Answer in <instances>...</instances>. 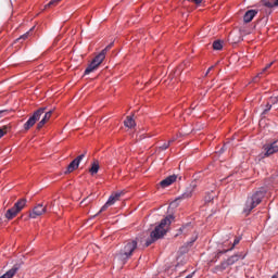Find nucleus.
<instances>
[{
	"label": "nucleus",
	"instance_id": "nucleus-13",
	"mask_svg": "<svg viewBox=\"0 0 278 278\" xmlns=\"http://www.w3.org/2000/svg\"><path fill=\"white\" fill-rule=\"evenodd\" d=\"M47 212V206L42 204H38L33 208V212L29 214L30 218H38V216H42Z\"/></svg>",
	"mask_w": 278,
	"mask_h": 278
},
{
	"label": "nucleus",
	"instance_id": "nucleus-25",
	"mask_svg": "<svg viewBox=\"0 0 278 278\" xmlns=\"http://www.w3.org/2000/svg\"><path fill=\"white\" fill-rule=\"evenodd\" d=\"M190 225H192V223H187V224L182 225V226L178 229L177 236H179V233H184V229L190 227Z\"/></svg>",
	"mask_w": 278,
	"mask_h": 278
},
{
	"label": "nucleus",
	"instance_id": "nucleus-7",
	"mask_svg": "<svg viewBox=\"0 0 278 278\" xmlns=\"http://www.w3.org/2000/svg\"><path fill=\"white\" fill-rule=\"evenodd\" d=\"M27 205V199H20L11 208H9L5 213V218L8 220H12L15 216Z\"/></svg>",
	"mask_w": 278,
	"mask_h": 278
},
{
	"label": "nucleus",
	"instance_id": "nucleus-17",
	"mask_svg": "<svg viewBox=\"0 0 278 278\" xmlns=\"http://www.w3.org/2000/svg\"><path fill=\"white\" fill-rule=\"evenodd\" d=\"M52 114L53 111L46 112L41 121L37 124V129H42L45 125H47V122L51 118Z\"/></svg>",
	"mask_w": 278,
	"mask_h": 278
},
{
	"label": "nucleus",
	"instance_id": "nucleus-3",
	"mask_svg": "<svg viewBox=\"0 0 278 278\" xmlns=\"http://www.w3.org/2000/svg\"><path fill=\"white\" fill-rule=\"evenodd\" d=\"M264 197H266V189L264 188H261L260 190L255 191L251 197H248L243 208V214H245V216H249L251 212H253V210H255V207H257L260 203H262Z\"/></svg>",
	"mask_w": 278,
	"mask_h": 278
},
{
	"label": "nucleus",
	"instance_id": "nucleus-10",
	"mask_svg": "<svg viewBox=\"0 0 278 278\" xmlns=\"http://www.w3.org/2000/svg\"><path fill=\"white\" fill-rule=\"evenodd\" d=\"M263 149L265 152L262 157H270V155H275V153H278L277 140L273 141L271 143L265 144Z\"/></svg>",
	"mask_w": 278,
	"mask_h": 278
},
{
	"label": "nucleus",
	"instance_id": "nucleus-5",
	"mask_svg": "<svg viewBox=\"0 0 278 278\" xmlns=\"http://www.w3.org/2000/svg\"><path fill=\"white\" fill-rule=\"evenodd\" d=\"M261 5H263L262 11L264 12L261 22L263 25H266L268 23V16L273 14V9L278 8V0H261Z\"/></svg>",
	"mask_w": 278,
	"mask_h": 278
},
{
	"label": "nucleus",
	"instance_id": "nucleus-34",
	"mask_svg": "<svg viewBox=\"0 0 278 278\" xmlns=\"http://www.w3.org/2000/svg\"><path fill=\"white\" fill-rule=\"evenodd\" d=\"M191 3H195V5H201V3H203V0H187Z\"/></svg>",
	"mask_w": 278,
	"mask_h": 278
},
{
	"label": "nucleus",
	"instance_id": "nucleus-14",
	"mask_svg": "<svg viewBox=\"0 0 278 278\" xmlns=\"http://www.w3.org/2000/svg\"><path fill=\"white\" fill-rule=\"evenodd\" d=\"M245 257H247V253L238 252V253L233 254L232 256L228 257L226 261H228V264L230 266H233V264H236V262H240V260H244Z\"/></svg>",
	"mask_w": 278,
	"mask_h": 278
},
{
	"label": "nucleus",
	"instance_id": "nucleus-12",
	"mask_svg": "<svg viewBox=\"0 0 278 278\" xmlns=\"http://www.w3.org/2000/svg\"><path fill=\"white\" fill-rule=\"evenodd\" d=\"M241 240H242V236L236 237L230 248L217 251L216 257L218 258L220 257V255H225V253H229V251H233V249H236V245L240 244Z\"/></svg>",
	"mask_w": 278,
	"mask_h": 278
},
{
	"label": "nucleus",
	"instance_id": "nucleus-22",
	"mask_svg": "<svg viewBox=\"0 0 278 278\" xmlns=\"http://www.w3.org/2000/svg\"><path fill=\"white\" fill-rule=\"evenodd\" d=\"M273 64H275V62H270L269 64H267L261 73H258L256 75V77L254 78V81H257V78L262 77V75H264V73H266V71H268V68H270V66H273Z\"/></svg>",
	"mask_w": 278,
	"mask_h": 278
},
{
	"label": "nucleus",
	"instance_id": "nucleus-20",
	"mask_svg": "<svg viewBox=\"0 0 278 278\" xmlns=\"http://www.w3.org/2000/svg\"><path fill=\"white\" fill-rule=\"evenodd\" d=\"M99 168H100L99 161H94L93 163H91V167L89 169V173L91 175H97V173H99Z\"/></svg>",
	"mask_w": 278,
	"mask_h": 278
},
{
	"label": "nucleus",
	"instance_id": "nucleus-4",
	"mask_svg": "<svg viewBox=\"0 0 278 278\" xmlns=\"http://www.w3.org/2000/svg\"><path fill=\"white\" fill-rule=\"evenodd\" d=\"M112 45L104 48L100 53H98L89 65L86 67L84 75H90V73H94L103 64V60H105V53H108V49H110Z\"/></svg>",
	"mask_w": 278,
	"mask_h": 278
},
{
	"label": "nucleus",
	"instance_id": "nucleus-9",
	"mask_svg": "<svg viewBox=\"0 0 278 278\" xmlns=\"http://www.w3.org/2000/svg\"><path fill=\"white\" fill-rule=\"evenodd\" d=\"M86 157V152L78 155L76 159H74L67 166L66 170H65V175H68L71 173H73L74 170H77V168H79V164H81V160H84Z\"/></svg>",
	"mask_w": 278,
	"mask_h": 278
},
{
	"label": "nucleus",
	"instance_id": "nucleus-27",
	"mask_svg": "<svg viewBox=\"0 0 278 278\" xmlns=\"http://www.w3.org/2000/svg\"><path fill=\"white\" fill-rule=\"evenodd\" d=\"M80 203L81 205H88V203H92V198L87 197Z\"/></svg>",
	"mask_w": 278,
	"mask_h": 278
},
{
	"label": "nucleus",
	"instance_id": "nucleus-40",
	"mask_svg": "<svg viewBox=\"0 0 278 278\" xmlns=\"http://www.w3.org/2000/svg\"><path fill=\"white\" fill-rule=\"evenodd\" d=\"M175 141V139H170L168 142H167V144H173V142Z\"/></svg>",
	"mask_w": 278,
	"mask_h": 278
},
{
	"label": "nucleus",
	"instance_id": "nucleus-18",
	"mask_svg": "<svg viewBox=\"0 0 278 278\" xmlns=\"http://www.w3.org/2000/svg\"><path fill=\"white\" fill-rule=\"evenodd\" d=\"M114 203H116V200L113 198V195H110L108 201L105 202V204L100 208V211L93 216V218H96V216H99V214H101L102 212H105V210H108V207H111V205H114Z\"/></svg>",
	"mask_w": 278,
	"mask_h": 278
},
{
	"label": "nucleus",
	"instance_id": "nucleus-6",
	"mask_svg": "<svg viewBox=\"0 0 278 278\" xmlns=\"http://www.w3.org/2000/svg\"><path fill=\"white\" fill-rule=\"evenodd\" d=\"M46 111H47V106L39 108L38 110H36L33 113V115L29 116L27 122L23 125L24 131H29V129L31 127H34V125H36V123H38V121H40V118L42 117V114H45Z\"/></svg>",
	"mask_w": 278,
	"mask_h": 278
},
{
	"label": "nucleus",
	"instance_id": "nucleus-29",
	"mask_svg": "<svg viewBox=\"0 0 278 278\" xmlns=\"http://www.w3.org/2000/svg\"><path fill=\"white\" fill-rule=\"evenodd\" d=\"M0 129H2V131H4V136H5V134H8L10 131V129H12V127L10 125H4Z\"/></svg>",
	"mask_w": 278,
	"mask_h": 278
},
{
	"label": "nucleus",
	"instance_id": "nucleus-28",
	"mask_svg": "<svg viewBox=\"0 0 278 278\" xmlns=\"http://www.w3.org/2000/svg\"><path fill=\"white\" fill-rule=\"evenodd\" d=\"M223 267H220V265H217L215 266L213 269H212V273L216 274V273H223Z\"/></svg>",
	"mask_w": 278,
	"mask_h": 278
},
{
	"label": "nucleus",
	"instance_id": "nucleus-37",
	"mask_svg": "<svg viewBox=\"0 0 278 278\" xmlns=\"http://www.w3.org/2000/svg\"><path fill=\"white\" fill-rule=\"evenodd\" d=\"M225 151H227V146L224 144L220 149H219V153H224Z\"/></svg>",
	"mask_w": 278,
	"mask_h": 278
},
{
	"label": "nucleus",
	"instance_id": "nucleus-2",
	"mask_svg": "<svg viewBox=\"0 0 278 278\" xmlns=\"http://www.w3.org/2000/svg\"><path fill=\"white\" fill-rule=\"evenodd\" d=\"M138 242H140L138 237L126 240L124 247L116 253L117 260L123 264H127L129 258L134 255V251L138 249Z\"/></svg>",
	"mask_w": 278,
	"mask_h": 278
},
{
	"label": "nucleus",
	"instance_id": "nucleus-21",
	"mask_svg": "<svg viewBox=\"0 0 278 278\" xmlns=\"http://www.w3.org/2000/svg\"><path fill=\"white\" fill-rule=\"evenodd\" d=\"M214 51H223V40L217 39L213 42Z\"/></svg>",
	"mask_w": 278,
	"mask_h": 278
},
{
	"label": "nucleus",
	"instance_id": "nucleus-23",
	"mask_svg": "<svg viewBox=\"0 0 278 278\" xmlns=\"http://www.w3.org/2000/svg\"><path fill=\"white\" fill-rule=\"evenodd\" d=\"M270 110H273V104L267 103L265 109L261 113L262 118H264L266 116V114H268V112H270Z\"/></svg>",
	"mask_w": 278,
	"mask_h": 278
},
{
	"label": "nucleus",
	"instance_id": "nucleus-26",
	"mask_svg": "<svg viewBox=\"0 0 278 278\" xmlns=\"http://www.w3.org/2000/svg\"><path fill=\"white\" fill-rule=\"evenodd\" d=\"M27 38H29V31H27L24 35H22L20 38L16 39V41L21 42L23 40H27Z\"/></svg>",
	"mask_w": 278,
	"mask_h": 278
},
{
	"label": "nucleus",
	"instance_id": "nucleus-36",
	"mask_svg": "<svg viewBox=\"0 0 278 278\" xmlns=\"http://www.w3.org/2000/svg\"><path fill=\"white\" fill-rule=\"evenodd\" d=\"M8 114V110H0V118H3Z\"/></svg>",
	"mask_w": 278,
	"mask_h": 278
},
{
	"label": "nucleus",
	"instance_id": "nucleus-39",
	"mask_svg": "<svg viewBox=\"0 0 278 278\" xmlns=\"http://www.w3.org/2000/svg\"><path fill=\"white\" fill-rule=\"evenodd\" d=\"M58 1H60V0H51V1L48 3V5H53V3H58Z\"/></svg>",
	"mask_w": 278,
	"mask_h": 278
},
{
	"label": "nucleus",
	"instance_id": "nucleus-35",
	"mask_svg": "<svg viewBox=\"0 0 278 278\" xmlns=\"http://www.w3.org/2000/svg\"><path fill=\"white\" fill-rule=\"evenodd\" d=\"M111 195H113L115 201H118V199H121V192H116V193H113Z\"/></svg>",
	"mask_w": 278,
	"mask_h": 278
},
{
	"label": "nucleus",
	"instance_id": "nucleus-16",
	"mask_svg": "<svg viewBox=\"0 0 278 278\" xmlns=\"http://www.w3.org/2000/svg\"><path fill=\"white\" fill-rule=\"evenodd\" d=\"M176 181H177V175L174 174L163 179L160 182V186L161 188H168V186H173V184H175Z\"/></svg>",
	"mask_w": 278,
	"mask_h": 278
},
{
	"label": "nucleus",
	"instance_id": "nucleus-30",
	"mask_svg": "<svg viewBox=\"0 0 278 278\" xmlns=\"http://www.w3.org/2000/svg\"><path fill=\"white\" fill-rule=\"evenodd\" d=\"M269 101H270L271 105L277 104V103H278V96H277V97H271V98L269 99Z\"/></svg>",
	"mask_w": 278,
	"mask_h": 278
},
{
	"label": "nucleus",
	"instance_id": "nucleus-11",
	"mask_svg": "<svg viewBox=\"0 0 278 278\" xmlns=\"http://www.w3.org/2000/svg\"><path fill=\"white\" fill-rule=\"evenodd\" d=\"M23 266V262L15 263L11 269H9L7 273H4L0 278H12L18 270H21Z\"/></svg>",
	"mask_w": 278,
	"mask_h": 278
},
{
	"label": "nucleus",
	"instance_id": "nucleus-38",
	"mask_svg": "<svg viewBox=\"0 0 278 278\" xmlns=\"http://www.w3.org/2000/svg\"><path fill=\"white\" fill-rule=\"evenodd\" d=\"M214 68V66H211V67H208V70L206 71V73H205V77H207V75H210V73H211V71Z\"/></svg>",
	"mask_w": 278,
	"mask_h": 278
},
{
	"label": "nucleus",
	"instance_id": "nucleus-15",
	"mask_svg": "<svg viewBox=\"0 0 278 278\" xmlns=\"http://www.w3.org/2000/svg\"><path fill=\"white\" fill-rule=\"evenodd\" d=\"M258 12L255 9L248 10L243 15V23H251L257 16Z\"/></svg>",
	"mask_w": 278,
	"mask_h": 278
},
{
	"label": "nucleus",
	"instance_id": "nucleus-19",
	"mask_svg": "<svg viewBox=\"0 0 278 278\" xmlns=\"http://www.w3.org/2000/svg\"><path fill=\"white\" fill-rule=\"evenodd\" d=\"M125 127H128V129H134L136 127V121H134V117L128 116L124 122Z\"/></svg>",
	"mask_w": 278,
	"mask_h": 278
},
{
	"label": "nucleus",
	"instance_id": "nucleus-32",
	"mask_svg": "<svg viewBox=\"0 0 278 278\" xmlns=\"http://www.w3.org/2000/svg\"><path fill=\"white\" fill-rule=\"evenodd\" d=\"M194 242H197V237H191V240L187 242V245L192 247V244H194Z\"/></svg>",
	"mask_w": 278,
	"mask_h": 278
},
{
	"label": "nucleus",
	"instance_id": "nucleus-31",
	"mask_svg": "<svg viewBox=\"0 0 278 278\" xmlns=\"http://www.w3.org/2000/svg\"><path fill=\"white\" fill-rule=\"evenodd\" d=\"M211 201H214V195L206 194L205 195V202L211 203Z\"/></svg>",
	"mask_w": 278,
	"mask_h": 278
},
{
	"label": "nucleus",
	"instance_id": "nucleus-8",
	"mask_svg": "<svg viewBox=\"0 0 278 278\" xmlns=\"http://www.w3.org/2000/svg\"><path fill=\"white\" fill-rule=\"evenodd\" d=\"M194 188H197V181H192L190 186L186 188V191L180 197H178L175 201H173L169 204V206L177 207V205H179V203H177L179 199H190V197H192V193L194 192Z\"/></svg>",
	"mask_w": 278,
	"mask_h": 278
},
{
	"label": "nucleus",
	"instance_id": "nucleus-24",
	"mask_svg": "<svg viewBox=\"0 0 278 278\" xmlns=\"http://www.w3.org/2000/svg\"><path fill=\"white\" fill-rule=\"evenodd\" d=\"M219 266H220V268L223 269V270H227V268H229V266H231L229 263H228V261L226 260V261H223L220 264H219Z\"/></svg>",
	"mask_w": 278,
	"mask_h": 278
},
{
	"label": "nucleus",
	"instance_id": "nucleus-33",
	"mask_svg": "<svg viewBox=\"0 0 278 278\" xmlns=\"http://www.w3.org/2000/svg\"><path fill=\"white\" fill-rule=\"evenodd\" d=\"M168 147H170V143H163V144L160 147V150H161V151H166V149H168Z\"/></svg>",
	"mask_w": 278,
	"mask_h": 278
},
{
	"label": "nucleus",
	"instance_id": "nucleus-1",
	"mask_svg": "<svg viewBox=\"0 0 278 278\" xmlns=\"http://www.w3.org/2000/svg\"><path fill=\"white\" fill-rule=\"evenodd\" d=\"M175 220V216L167 215L165 218H163L159 225L155 226V228L150 232V238L146 241V247H151L153 242H157V240H162L168 233V228L170 227V224Z\"/></svg>",
	"mask_w": 278,
	"mask_h": 278
}]
</instances>
